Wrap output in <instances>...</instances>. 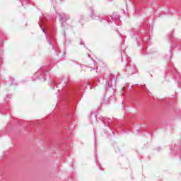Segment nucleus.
Instances as JSON below:
<instances>
[{"label":"nucleus","mask_w":181,"mask_h":181,"mask_svg":"<svg viewBox=\"0 0 181 181\" xmlns=\"http://www.w3.org/2000/svg\"><path fill=\"white\" fill-rule=\"evenodd\" d=\"M126 71L128 72V74L129 76H132V74H135L136 73V71L135 70V66H130L128 69H127V66H125Z\"/></svg>","instance_id":"nucleus-11"},{"label":"nucleus","mask_w":181,"mask_h":181,"mask_svg":"<svg viewBox=\"0 0 181 181\" xmlns=\"http://www.w3.org/2000/svg\"><path fill=\"white\" fill-rule=\"evenodd\" d=\"M165 59H166L167 60H170V59H171V54L170 53V55L166 56V57H165Z\"/></svg>","instance_id":"nucleus-21"},{"label":"nucleus","mask_w":181,"mask_h":181,"mask_svg":"<svg viewBox=\"0 0 181 181\" xmlns=\"http://www.w3.org/2000/svg\"><path fill=\"white\" fill-rule=\"evenodd\" d=\"M88 87L90 90H92V88H94V86L91 85V83L88 81H86V82L83 81L81 83L79 86L73 88L69 93V95H74V94H77V93L81 94V93H83L84 90H86V88H88Z\"/></svg>","instance_id":"nucleus-5"},{"label":"nucleus","mask_w":181,"mask_h":181,"mask_svg":"<svg viewBox=\"0 0 181 181\" xmlns=\"http://www.w3.org/2000/svg\"><path fill=\"white\" fill-rule=\"evenodd\" d=\"M59 22H61L62 26H64V23H66L69 20H70V16L69 14H66L64 13H61L59 14Z\"/></svg>","instance_id":"nucleus-8"},{"label":"nucleus","mask_w":181,"mask_h":181,"mask_svg":"<svg viewBox=\"0 0 181 181\" xmlns=\"http://www.w3.org/2000/svg\"><path fill=\"white\" fill-rule=\"evenodd\" d=\"M10 81H11L10 86H12L13 84V82L15 81V78H10Z\"/></svg>","instance_id":"nucleus-20"},{"label":"nucleus","mask_w":181,"mask_h":181,"mask_svg":"<svg viewBox=\"0 0 181 181\" xmlns=\"http://www.w3.org/2000/svg\"><path fill=\"white\" fill-rule=\"evenodd\" d=\"M56 64V62H50L49 65H45L40 68L37 72L35 74V78H38V80H46V74L49 73V70L53 67Z\"/></svg>","instance_id":"nucleus-4"},{"label":"nucleus","mask_w":181,"mask_h":181,"mask_svg":"<svg viewBox=\"0 0 181 181\" xmlns=\"http://www.w3.org/2000/svg\"><path fill=\"white\" fill-rule=\"evenodd\" d=\"M106 85H105V90L108 91L109 90L112 92V95L110 97L108 96V93H106V95L104 96V98L102 99V104H110L112 100H114V92L115 86H117V78H115V76L110 74V81L108 80L105 81Z\"/></svg>","instance_id":"nucleus-3"},{"label":"nucleus","mask_w":181,"mask_h":181,"mask_svg":"<svg viewBox=\"0 0 181 181\" xmlns=\"http://www.w3.org/2000/svg\"><path fill=\"white\" fill-rule=\"evenodd\" d=\"M171 153L173 155H178L180 160H181V149L180 147H178L175 144L173 147L170 148Z\"/></svg>","instance_id":"nucleus-9"},{"label":"nucleus","mask_w":181,"mask_h":181,"mask_svg":"<svg viewBox=\"0 0 181 181\" xmlns=\"http://www.w3.org/2000/svg\"><path fill=\"white\" fill-rule=\"evenodd\" d=\"M178 83H180V79L178 80Z\"/></svg>","instance_id":"nucleus-35"},{"label":"nucleus","mask_w":181,"mask_h":181,"mask_svg":"<svg viewBox=\"0 0 181 181\" xmlns=\"http://www.w3.org/2000/svg\"><path fill=\"white\" fill-rule=\"evenodd\" d=\"M6 132H8L6 131V129L1 130V131H0V137H1V136H4V134H6Z\"/></svg>","instance_id":"nucleus-19"},{"label":"nucleus","mask_w":181,"mask_h":181,"mask_svg":"<svg viewBox=\"0 0 181 181\" xmlns=\"http://www.w3.org/2000/svg\"><path fill=\"white\" fill-rule=\"evenodd\" d=\"M11 98H12V95H7L6 97L4 98V101H6V103H8V101H9Z\"/></svg>","instance_id":"nucleus-16"},{"label":"nucleus","mask_w":181,"mask_h":181,"mask_svg":"<svg viewBox=\"0 0 181 181\" xmlns=\"http://www.w3.org/2000/svg\"><path fill=\"white\" fill-rule=\"evenodd\" d=\"M47 16H45V14H42V18H40V21L42 25H45V27L47 28V29H49V36L47 37V42L49 46H51L52 50H54L55 53V56H59V52L57 51V40H56V33H57V28L54 25H47L46 24V21H47V18H46Z\"/></svg>","instance_id":"nucleus-2"},{"label":"nucleus","mask_w":181,"mask_h":181,"mask_svg":"<svg viewBox=\"0 0 181 181\" xmlns=\"http://www.w3.org/2000/svg\"><path fill=\"white\" fill-rule=\"evenodd\" d=\"M100 119L102 120L105 127H107L110 132H111L112 134H114V131H112V129H111V127H110V124H112V119L108 117H101Z\"/></svg>","instance_id":"nucleus-6"},{"label":"nucleus","mask_w":181,"mask_h":181,"mask_svg":"<svg viewBox=\"0 0 181 181\" xmlns=\"http://www.w3.org/2000/svg\"><path fill=\"white\" fill-rule=\"evenodd\" d=\"M175 78H176V77H179V73H177V71H175Z\"/></svg>","instance_id":"nucleus-24"},{"label":"nucleus","mask_w":181,"mask_h":181,"mask_svg":"<svg viewBox=\"0 0 181 181\" xmlns=\"http://www.w3.org/2000/svg\"><path fill=\"white\" fill-rule=\"evenodd\" d=\"M50 1L53 5L54 9H56V5H57V0H50Z\"/></svg>","instance_id":"nucleus-15"},{"label":"nucleus","mask_w":181,"mask_h":181,"mask_svg":"<svg viewBox=\"0 0 181 181\" xmlns=\"http://www.w3.org/2000/svg\"><path fill=\"white\" fill-rule=\"evenodd\" d=\"M61 84H62V80H58L57 81H53L51 85V87H52V89L54 90V87H56V88H59Z\"/></svg>","instance_id":"nucleus-12"},{"label":"nucleus","mask_w":181,"mask_h":181,"mask_svg":"<svg viewBox=\"0 0 181 181\" xmlns=\"http://www.w3.org/2000/svg\"><path fill=\"white\" fill-rule=\"evenodd\" d=\"M62 28H64V29H65L64 25H62Z\"/></svg>","instance_id":"nucleus-34"},{"label":"nucleus","mask_w":181,"mask_h":181,"mask_svg":"<svg viewBox=\"0 0 181 181\" xmlns=\"http://www.w3.org/2000/svg\"><path fill=\"white\" fill-rule=\"evenodd\" d=\"M22 6H25V5H28L29 4V0H21Z\"/></svg>","instance_id":"nucleus-17"},{"label":"nucleus","mask_w":181,"mask_h":181,"mask_svg":"<svg viewBox=\"0 0 181 181\" xmlns=\"http://www.w3.org/2000/svg\"><path fill=\"white\" fill-rule=\"evenodd\" d=\"M140 29L132 28L130 30V36L132 39H135L137 46H143L142 49L145 50L146 45H149V36L146 32V28L144 23L140 25Z\"/></svg>","instance_id":"nucleus-1"},{"label":"nucleus","mask_w":181,"mask_h":181,"mask_svg":"<svg viewBox=\"0 0 181 181\" xmlns=\"http://www.w3.org/2000/svg\"><path fill=\"white\" fill-rule=\"evenodd\" d=\"M39 26H40L41 30H42V32H43L44 33H46V31H45V29H43V27H42V26L40 25V23H39Z\"/></svg>","instance_id":"nucleus-22"},{"label":"nucleus","mask_w":181,"mask_h":181,"mask_svg":"<svg viewBox=\"0 0 181 181\" xmlns=\"http://www.w3.org/2000/svg\"><path fill=\"white\" fill-rule=\"evenodd\" d=\"M115 32H117V33H118V29H115Z\"/></svg>","instance_id":"nucleus-29"},{"label":"nucleus","mask_w":181,"mask_h":181,"mask_svg":"<svg viewBox=\"0 0 181 181\" xmlns=\"http://www.w3.org/2000/svg\"><path fill=\"white\" fill-rule=\"evenodd\" d=\"M77 101H74L73 102V99H70V105H72V107H76V104Z\"/></svg>","instance_id":"nucleus-18"},{"label":"nucleus","mask_w":181,"mask_h":181,"mask_svg":"<svg viewBox=\"0 0 181 181\" xmlns=\"http://www.w3.org/2000/svg\"><path fill=\"white\" fill-rule=\"evenodd\" d=\"M63 35H64V37L66 39V31H64Z\"/></svg>","instance_id":"nucleus-26"},{"label":"nucleus","mask_w":181,"mask_h":181,"mask_svg":"<svg viewBox=\"0 0 181 181\" xmlns=\"http://www.w3.org/2000/svg\"><path fill=\"white\" fill-rule=\"evenodd\" d=\"M137 86L139 87V88L144 90V91H148V89L146 88V86L145 85H137Z\"/></svg>","instance_id":"nucleus-14"},{"label":"nucleus","mask_w":181,"mask_h":181,"mask_svg":"<svg viewBox=\"0 0 181 181\" xmlns=\"http://www.w3.org/2000/svg\"><path fill=\"white\" fill-rule=\"evenodd\" d=\"M115 151H116V153L119 152V147H117V148H115Z\"/></svg>","instance_id":"nucleus-25"},{"label":"nucleus","mask_w":181,"mask_h":181,"mask_svg":"<svg viewBox=\"0 0 181 181\" xmlns=\"http://www.w3.org/2000/svg\"><path fill=\"white\" fill-rule=\"evenodd\" d=\"M91 60L93 62V63H95V61H94V59H91Z\"/></svg>","instance_id":"nucleus-32"},{"label":"nucleus","mask_w":181,"mask_h":181,"mask_svg":"<svg viewBox=\"0 0 181 181\" xmlns=\"http://www.w3.org/2000/svg\"><path fill=\"white\" fill-rule=\"evenodd\" d=\"M87 56H88V57H90V54H88Z\"/></svg>","instance_id":"nucleus-31"},{"label":"nucleus","mask_w":181,"mask_h":181,"mask_svg":"<svg viewBox=\"0 0 181 181\" xmlns=\"http://www.w3.org/2000/svg\"><path fill=\"white\" fill-rule=\"evenodd\" d=\"M98 169H100V170H101V168H100V166H98Z\"/></svg>","instance_id":"nucleus-33"},{"label":"nucleus","mask_w":181,"mask_h":181,"mask_svg":"<svg viewBox=\"0 0 181 181\" xmlns=\"http://www.w3.org/2000/svg\"><path fill=\"white\" fill-rule=\"evenodd\" d=\"M115 23L117 25V23L115 22Z\"/></svg>","instance_id":"nucleus-38"},{"label":"nucleus","mask_w":181,"mask_h":181,"mask_svg":"<svg viewBox=\"0 0 181 181\" xmlns=\"http://www.w3.org/2000/svg\"><path fill=\"white\" fill-rule=\"evenodd\" d=\"M93 134H95V129H93Z\"/></svg>","instance_id":"nucleus-30"},{"label":"nucleus","mask_w":181,"mask_h":181,"mask_svg":"<svg viewBox=\"0 0 181 181\" xmlns=\"http://www.w3.org/2000/svg\"><path fill=\"white\" fill-rule=\"evenodd\" d=\"M6 110H8V107L3 109L1 110V114H4L5 111H6Z\"/></svg>","instance_id":"nucleus-23"},{"label":"nucleus","mask_w":181,"mask_h":181,"mask_svg":"<svg viewBox=\"0 0 181 181\" xmlns=\"http://www.w3.org/2000/svg\"><path fill=\"white\" fill-rule=\"evenodd\" d=\"M58 91H61V90H60V89H58Z\"/></svg>","instance_id":"nucleus-36"},{"label":"nucleus","mask_w":181,"mask_h":181,"mask_svg":"<svg viewBox=\"0 0 181 181\" xmlns=\"http://www.w3.org/2000/svg\"><path fill=\"white\" fill-rule=\"evenodd\" d=\"M30 4H31V5H33V6H35V3H34V2L30 3Z\"/></svg>","instance_id":"nucleus-28"},{"label":"nucleus","mask_w":181,"mask_h":181,"mask_svg":"<svg viewBox=\"0 0 181 181\" xmlns=\"http://www.w3.org/2000/svg\"><path fill=\"white\" fill-rule=\"evenodd\" d=\"M77 22H78V23L81 24V26L83 27L84 26V16H80L79 17H78Z\"/></svg>","instance_id":"nucleus-13"},{"label":"nucleus","mask_w":181,"mask_h":181,"mask_svg":"<svg viewBox=\"0 0 181 181\" xmlns=\"http://www.w3.org/2000/svg\"><path fill=\"white\" fill-rule=\"evenodd\" d=\"M107 18H106V22L109 23H112L115 22V19H117L118 21H121V20H119V16L115 12L112 13V16H107Z\"/></svg>","instance_id":"nucleus-10"},{"label":"nucleus","mask_w":181,"mask_h":181,"mask_svg":"<svg viewBox=\"0 0 181 181\" xmlns=\"http://www.w3.org/2000/svg\"><path fill=\"white\" fill-rule=\"evenodd\" d=\"M98 81H99V82H100V79H98Z\"/></svg>","instance_id":"nucleus-37"},{"label":"nucleus","mask_w":181,"mask_h":181,"mask_svg":"<svg viewBox=\"0 0 181 181\" xmlns=\"http://www.w3.org/2000/svg\"><path fill=\"white\" fill-rule=\"evenodd\" d=\"M80 45H83V46L86 47V44H84V42H80Z\"/></svg>","instance_id":"nucleus-27"},{"label":"nucleus","mask_w":181,"mask_h":181,"mask_svg":"<svg viewBox=\"0 0 181 181\" xmlns=\"http://www.w3.org/2000/svg\"><path fill=\"white\" fill-rule=\"evenodd\" d=\"M90 18L93 19H98V21L100 22H103V21L107 22V18L98 16V14H97L93 8H90Z\"/></svg>","instance_id":"nucleus-7"}]
</instances>
